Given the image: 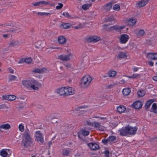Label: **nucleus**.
I'll use <instances>...</instances> for the list:
<instances>
[{
	"label": "nucleus",
	"mask_w": 157,
	"mask_h": 157,
	"mask_svg": "<svg viewBox=\"0 0 157 157\" xmlns=\"http://www.w3.org/2000/svg\"><path fill=\"white\" fill-rule=\"evenodd\" d=\"M22 84L28 89H32L34 90H38L39 87H40L41 85L40 83L34 79L24 80L22 82Z\"/></svg>",
	"instance_id": "1"
},
{
	"label": "nucleus",
	"mask_w": 157,
	"mask_h": 157,
	"mask_svg": "<svg viewBox=\"0 0 157 157\" xmlns=\"http://www.w3.org/2000/svg\"><path fill=\"white\" fill-rule=\"evenodd\" d=\"M92 80V78L88 75H84L82 78L81 84L84 88H87L90 85Z\"/></svg>",
	"instance_id": "2"
},
{
	"label": "nucleus",
	"mask_w": 157,
	"mask_h": 157,
	"mask_svg": "<svg viewBox=\"0 0 157 157\" xmlns=\"http://www.w3.org/2000/svg\"><path fill=\"white\" fill-rule=\"evenodd\" d=\"M24 138L22 140V143L25 147H28L32 143V140L29 133V131H26L24 135Z\"/></svg>",
	"instance_id": "3"
},
{
	"label": "nucleus",
	"mask_w": 157,
	"mask_h": 157,
	"mask_svg": "<svg viewBox=\"0 0 157 157\" xmlns=\"http://www.w3.org/2000/svg\"><path fill=\"white\" fill-rule=\"evenodd\" d=\"M72 57V55L71 53L67 55H62L58 56V59L63 61H67L70 60L71 58Z\"/></svg>",
	"instance_id": "4"
},
{
	"label": "nucleus",
	"mask_w": 157,
	"mask_h": 157,
	"mask_svg": "<svg viewBox=\"0 0 157 157\" xmlns=\"http://www.w3.org/2000/svg\"><path fill=\"white\" fill-rule=\"evenodd\" d=\"M101 40V38L97 36H94L92 37H89L87 38L86 41L88 42H97L98 41Z\"/></svg>",
	"instance_id": "5"
},
{
	"label": "nucleus",
	"mask_w": 157,
	"mask_h": 157,
	"mask_svg": "<svg viewBox=\"0 0 157 157\" xmlns=\"http://www.w3.org/2000/svg\"><path fill=\"white\" fill-rule=\"evenodd\" d=\"M36 140L38 142H40L43 143L44 141V138L42 134L41 133L40 131H37L36 132Z\"/></svg>",
	"instance_id": "6"
},
{
	"label": "nucleus",
	"mask_w": 157,
	"mask_h": 157,
	"mask_svg": "<svg viewBox=\"0 0 157 157\" xmlns=\"http://www.w3.org/2000/svg\"><path fill=\"white\" fill-rule=\"evenodd\" d=\"M148 2V0H141L136 3V7L139 8L145 6Z\"/></svg>",
	"instance_id": "7"
},
{
	"label": "nucleus",
	"mask_w": 157,
	"mask_h": 157,
	"mask_svg": "<svg viewBox=\"0 0 157 157\" xmlns=\"http://www.w3.org/2000/svg\"><path fill=\"white\" fill-rule=\"evenodd\" d=\"M129 38V36L126 34L122 35L119 39L120 42L121 44H125Z\"/></svg>",
	"instance_id": "8"
},
{
	"label": "nucleus",
	"mask_w": 157,
	"mask_h": 157,
	"mask_svg": "<svg viewBox=\"0 0 157 157\" xmlns=\"http://www.w3.org/2000/svg\"><path fill=\"white\" fill-rule=\"evenodd\" d=\"M128 131V134L134 135L136 133V132L137 130V128L136 127H132L129 125L127 126Z\"/></svg>",
	"instance_id": "9"
},
{
	"label": "nucleus",
	"mask_w": 157,
	"mask_h": 157,
	"mask_svg": "<svg viewBox=\"0 0 157 157\" xmlns=\"http://www.w3.org/2000/svg\"><path fill=\"white\" fill-rule=\"evenodd\" d=\"M65 91L66 96L73 95L75 93V90L74 89L71 87H65Z\"/></svg>",
	"instance_id": "10"
},
{
	"label": "nucleus",
	"mask_w": 157,
	"mask_h": 157,
	"mask_svg": "<svg viewBox=\"0 0 157 157\" xmlns=\"http://www.w3.org/2000/svg\"><path fill=\"white\" fill-rule=\"evenodd\" d=\"M97 130L101 131H103L104 129V127L101 125V124L97 121H94L93 122V126Z\"/></svg>",
	"instance_id": "11"
},
{
	"label": "nucleus",
	"mask_w": 157,
	"mask_h": 157,
	"mask_svg": "<svg viewBox=\"0 0 157 157\" xmlns=\"http://www.w3.org/2000/svg\"><path fill=\"white\" fill-rule=\"evenodd\" d=\"M124 27L123 26H120L118 25H116L110 27L109 30L110 31H113L114 30H116L117 31H119L121 30L124 29Z\"/></svg>",
	"instance_id": "12"
},
{
	"label": "nucleus",
	"mask_w": 157,
	"mask_h": 157,
	"mask_svg": "<svg viewBox=\"0 0 157 157\" xmlns=\"http://www.w3.org/2000/svg\"><path fill=\"white\" fill-rule=\"evenodd\" d=\"M132 105L135 109H139L142 107L143 104L140 101H138L135 102Z\"/></svg>",
	"instance_id": "13"
},
{
	"label": "nucleus",
	"mask_w": 157,
	"mask_h": 157,
	"mask_svg": "<svg viewBox=\"0 0 157 157\" xmlns=\"http://www.w3.org/2000/svg\"><path fill=\"white\" fill-rule=\"evenodd\" d=\"M56 92L60 95L66 96L65 91V87H62L57 90Z\"/></svg>",
	"instance_id": "14"
},
{
	"label": "nucleus",
	"mask_w": 157,
	"mask_h": 157,
	"mask_svg": "<svg viewBox=\"0 0 157 157\" xmlns=\"http://www.w3.org/2000/svg\"><path fill=\"white\" fill-rule=\"evenodd\" d=\"M88 146L93 150H96L98 149L99 145L96 143H91L88 144Z\"/></svg>",
	"instance_id": "15"
},
{
	"label": "nucleus",
	"mask_w": 157,
	"mask_h": 157,
	"mask_svg": "<svg viewBox=\"0 0 157 157\" xmlns=\"http://www.w3.org/2000/svg\"><path fill=\"white\" fill-rule=\"evenodd\" d=\"M127 130L128 127L127 126H126L124 128H122L121 129L119 130L120 135L122 136H126L128 134Z\"/></svg>",
	"instance_id": "16"
},
{
	"label": "nucleus",
	"mask_w": 157,
	"mask_h": 157,
	"mask_svg": "<svg viewBox=\"0 0 157 157\" xmlns=\"http://www.w3.org/2000/svg\"><path fill=\"white\" fill-rule=\"evenodd\" d=\"M112 6V3L111 2H109L103 6H102V8L107 11H109L111 9Z\"/></svg>",
	"instance_id": "17"
},
{
	"label": "nucleus",
	"mask_w": 157,
	"mask_h": 157,
	"mask_svg": "<svg viewBox=\"0 0 157 157\" xmlns=\"http://www.w3.org/2000/svg\"><path fill=\"white\" fill-rule=\"evenodd\" d=\"M137 21V19L135 17L130 18L128 21V24L130 26H133Z\"/></svg>",
	"instance_id": "18"
},
{
	"label": "nucleus",
	"mask_w": 157,
	"mask_h": 157,
	"mask_svg": "<svg viewBox=\"0 0 157 157\" xmlns=\"http://www.w3.org/2000/svg\"><path fill=\"white\" fill-rule=\"evenodd\" d=\"M58 41L59 44H64L66 43L65 38L63 36H60L58 37Z\"/></svg>",
	"instance_id": "19"
},
{
	"label": "nucleus",
	"mask_w": 157,
	"mask_h": 157,
	"mask_svg": "<svg viewBox=\"0 0 157 157\" xmlns=\"http://www.w3.org/2000/svg\"><path fill=\"white\" fill-rule=\"evenodd\" d=\"M47 71V70L46 68H43L40 69L36 68L33 70L32 72L38 73H43Z\"/></svg>",
	"instance_id": "20"
},
{
	"label": "nucleus",
	"mask_w": 157,
	"mask_h": 157,
	"mask_svg": "<svg viewBox=\"0 0 157 157\" xmlns=\"http://www.w3.org/2000/svg\"><path fill=\"white\" fill-rule=\"evenodd\" d=\"M131 92V88H124L122 91L123 94L125 96L129 95Z\"/></svg>",
	"instance_id": "21"
},
{
	"label": "nucleus",
	"mask_w": 157,
	"mask_h": 157,
	"mask_svg": "<svg viewBox=\"0 0 157 157\" xmlns=\"http://www.w3.org/2000/svg\"><path fill=\"white\" fill-rule=\"evenodd\" d=\"M147 55L151 59L157 60V53H148Z\"/></svg>",
	"instance_id": "22"
},
{
	"label": "nucleus",
	"mask_w": 157,
	"mask_h": 157,
	"mask_svg": "<svg viewBox=\"0 0 157 157\" xmlns=\"http://www.w3.org/2000/svg\"><path fill=\"white\" fill-rule=\"evenodd\" d=\"M19 42L17 40H11L9 43L10 47H14L15 46L17 45H18Z\"/></svg>",
	"instance_id": "23"
},
{
	"label": "nucleus",
	"mask_w": 157,
	"mask_h": 157,
	"mask_svg": "<svg viewBox=\"0 0 157 157\" xmlns=\"http://www.w3.org/2000/svg\"><path fill=\"white\" fill-rule=\"evenodd\" d=\"M117 57L119 59L125 58L127 57V56L125 53L120 52L118 54Z\"/></svg>",
	"instance_id": "24"
},
{
	"label": "nucleus",
	"mask_w": 157,
	"mask_h": 157,
	"mask_svg": "<svg viewBox=\"0 0 157 157\" xmlns=\"http://www.w3.org/2000/svg\"><path fill=\"white\" fill-rule=\"evenodd\" d=\"M145 33V32L143 29H140L138 32H136V36L138 37L143 36Z\"/></svg>",
	"instance_id": "25"
},
{
	"label": "nucleus",
	"mask_w": 157,
	"mask_h": 157,
	"mask_svg": "<svg viewBox=\"0 0 157 157\" xmlns=\"http://www.w3.org/2000/svg\"><path fill=\"white\" fill-rule=\"evenodd\" d=\"M126 108L124 106L121 105L117 108V110L120 113H124L126 110Z\"/></svg>",
	"instance_id": "26"
},
{
	"label": "nucleus",
	"mask_w": 157,
	"mask_h": 157,
	"mask_svg": "<svg viewBox=\"0 0 157 157\" xmlns=\"http://www.w3.org/2000/svg\"><path fill=\"white\" fill-rule=\"evenodd\" d=\"M141 75L139 74H133L132 76H128L127 77L129 78L135 79L140 78Z\"/></svg>",
	"instance_id": "27"
},
{
	"label": "nucleus",
	"mask_w": 157,
	"mask_h": 157,
	"mask_svg": "<svg viewBox=\"0 0 157 157\" xmlns=\"http://www.w3.org/2000/svg\"><path fill=\"white\" fill-rule=\"evenodd\" d=\"M16 98V97L13 95H11L7 96L6 97V99L10 101H13L15 100Z\"/></svg>",
	"instance_id": "28"
},
{
	"label": "nucleus",
	"mask_w": 157,
	"mask_h": 157,
	"mask_svg": "<svg viewBox=\"0 0 157 157\" xmlns=\"http://www.w3.org/2000/svg\"><path fill=\"white\" fill-rule=\"evenodd\" d=\"M117 74V72L115 71H110L108 72V74L109 77H113Z\"/></svg>",
	"instance_id": "29"
},
{
	"label": "nucleus",
	"mask_w": 157,
	"mask_h": 157,
	"mask_svg": "<svg viewBox=\"0 0 157 157\" xmlns=\"http://www.w3.org/2000/svg\"><path fill=\"white\" fill-rule=\"evenodd\" d=\"M0 127L1 129V128H3L5 129H7L10 128V126L9 124H6L1 125L0 126Z\"/></svg>",
	"instance_id": "30"
},
{
	"label": "nucleus",
	"mask_w": 157,
	"mask_h": 157,
	"mask_svg": "<svg viewBox=\"0 0 157 157\" xmlns=\"http://www.w3.org/2000/svg\"><path fill=\"white\" fill-rule=\"evenodd\" d=\"M70 151L69 149H63L62 150V155L63 156H67L70 153Z\"/></svg>",
	"instance_id": "31"
},
{
	"label": "nucleus",
	"mask_w": 157,
	"mask_h": 157,
	"mask_svg": "<svg viewBox=\"0 0 157 157\" xmlns=\"http://www.w3.org/2000/svg\"><path fill=\"white\" fill-rule=\"evenodd\" d=\"M0 155L3 157H7L9 156L7 152L5 149L2 150L1 151Z\"/></svg>",
	"instance_id": "32"
},
{
	"label": "nucleus",
	"mask_w": 157,
	"mask_h": 157,
	"mask_svg": "<svg viewBox=\"0 0 157 157\" xmlns=\"http://www.w3.org/2000/svg\"><path fill=\"white\" fill-rule=\"evenodd\" d=\"M153 102V101L152 100H148L146 103L145 105V108L146 109H148L150 107L151 104Z\"/></svg>",
	"instance_id": "33"
},
{
	"label": "nucleus",
	"mask_w": 157,
	"mask_h": 157,
	"mask_svg": "<svg viewBox=\"0 0 157 157\" xmlns=\"http://www.w3.org/2000/svg\"><path fill=\"white\" fill-rule=\"evenodd\" d=\"M145 94V92L144 90H140L138 92V96L140 97H143Z\"/></svg>",
	"instance_id": "34"
},
{
	"label": "nucleus",
	"mask_w": 157,
	"mask_h": 157,
	"mask_svg": "<svg viewBox=\"0 0 157 157\" xmlns=\"http://www.w3.org/2000/svg\"><path fill=\"white\" fill-rule=\"evenodd\" d=\"M152 110L154 113H157V105L155 103H154L153 104L152 106Z\"/></svg>",
	"instance_id": "35"
},
{
	"label": "nucleus",
	"mask_w": 157,
	"mask_h": 157,
	"mask_svg": "<svg viewBox=\"0 0 157 157\" xmlns=\"http://www.w3.org/2000/svg\"><path fill=\"white\" fill-rule=\"evenodd\" d=\"M116 139V137L113 136H110L108 138V140H109V142H113L115 141Z\"/></svg>",
	"instance_id": "36"
},
{
	"label": "nucleus",
	"mask_w": 157,
	"mask_h": 157,
	"mask_svg": "<svg viewBox=\"0 0 157 157\" xmlns=\"http://www.w3.org/2000/svg\"><path fill=\"white\" fill-rule=\"evenodd\" d=\"M81 132L82 134L84 136H88L90 134L89 131H86L83 129L81 130Z\"/></svg>",
	"instance_id": "37"
},
{
	"label": "nucleus",
	"mask_w": 157,
	"mask_h": 157,
	"mask_svg": "<svg viewBox=\"0 0 157 157\" xmlns=\"http://www.w3.org/2000/svg\"><path fill=\"white\" fill-rule=\"evenodd\" d=\"M91 4H84L82 6V8L83 10H86L87 9L89 8V7L91 6Z\"/></svg>",
	"instance_id": "38"
},
{
	"label": "nucleus",
	"mask_w": 157,
	"mask_h": 157,
	"mask_svg": "<svg viewBox=\"0 0 157 157\" xmlns=\"http://www.w3.org/2000/svg\"><path fill=\"white\" fill-rule=\"evenodd\" d=\"M63 28L64 29H67L70 28L71 25L69 23H65L62 25Z\"/></svg>",
	"instance_id": "39"
},
{
	"label": "nucleus",
	"mask_w": 157,
	"mask_h": 157,
	"mask_svg": "<svg viewBox=\"0 0 157 157\" xmlns=\"http://www.w3.org/2000/svg\"><path fill=\"white\" fill-rule=\"evenodd\" d=\"M51 13H44V12H38L37 14L40 16H43L44 15L48 16L51 14Z\"/></svg>",
	"instance_id": "40"
},
{
	"label": "nucleus",
	"mask_w": 157,
	"mask_h": 157,
	"mask_svg": "<svg viewBox=\"0 0 157 157\" xmlns=\"http://www.w3.org/2000/svg\"><path fill=\"white\" fill-rule=\"evenodd\" d=\"M120 6L117 4L113 6V9L115 10L118 11L120 10Z\"/></svg>",
	"instance_id": "41"
},
{
	"label": "nucleus",
	"mask_w": 157,
	"mask_h": 157,
	"mask_svg": "<svg viewBox=\"0 0 157 157\" xmlns=\"http://www.w3.org/2000/svg\"><path fill=\"white\" fill-rule=\"evenodd\" d=\"M18 128L19 130L21 132H22L24 131V126L21 124L19 125Z\"/></svg>",
	"instance_id": "42"
},
{
	"label": "nucleus",
	"mask_w": 157,
	"mask_h": 157,
	"mask_svg": "<svg viewBox=\"0 0 157 157\" xmlns=\"http://www.w3.org/2000/svg\"><path fill=\"white\" fill-rule=\"evenodd\" d=\"M32 61V59L31 58H26L24 60V62L28 63H31Z\"/></svg>",
	"instance_id": "43"
},
{
	"label": "nucleus",
	"mask_w": 157,
	"mask_h": 157,
	"mask_svg": "<svg viewBox=\"0 0 157 157\" xmlns=\"http://www.w3.org/2000/svg\"><path fill=\"white\" fill-rule=\"evenodd\" d=\"M16 77L13 75H10L9 76V80L10 81H12L14 80L15 79Z\"/></svg>",
	"instance_id": "44"
},
{
	"label": "nucleus",
	"mask_w": 157,
	"mask_h": 157,
	"mask_svg": "<svg viewBox=\"0 0 157 157\" xmlns=\"http://www.w3.org/2000/svg\"><path fill=\"white\" fill-rule=\"evenodd\" d=\"M59 6H57L56 9L57 10H60L61 9L63 6V5L61 3H59Z\"/></svg>",
	"instance_id": "45"
},
{
	"label": "nucleus",
	"mask_w": 157,
	"mask_h": 157,
	"mask_svg": "<svg viewBox=\"0 0 157 157\" xmlns=\"http://www.w3.org/2000/svg\"><path fill=\"white\" fill-rule=\"evenodd\" d=\"M114 20V19L113 18L111 17H109L107 18V19H106L105 20V22H110V21H113Z\"/></svg>",
	"instance_id": "46"
},
{
	"label": "nucleus",
	"mask_w": 157,
	"mask_h": 157,
	"mask_svg": "<svg viewBox=\"0 0 157 157\" xmlns=\"http://www.w3.org/2000/svg\"><path fill=\"white\" fill-rule=\"evenodd\" d=\"M63 14L65 17H68V18L70 17V15L67 12H64L63 13Z\"/></svg>",
	"instance_id": "47"
},
{
	"label": "nucleus",
	"mask_w": 157,
	"mask_h": 157,
	"mask_svg": "<svg viewBox=\"0 0 157 157\" xmlns=\"http://www.w3.org/2000/svg\"><path fill=\"white\" fill-rule=\"evenodd\" d=\"M86 124L88 125L93 126V122H91L90 121H87L86 122Z\"/></svg>",
	"instance_id": "48"
},
{
	"label": "nucleus",
	"mask_w": 157,
	"mask_h": 157,
	"mask_svg": "<svg viewBox=\"0 0 157 157\" xmlns=\"http://www.w3.org/2000/svg\"><path fill=\"white\" fill-rule=\"evenodd\" d=\"M93 118H98L101 120H106V117H100L99 116H94L93 117Z\"/></svg>",
	"instance_id": "49"
},
{
	"label": "nucleus",
	"mask_w": 157,
	"mask_h": 157,
	"mask_svg": "<svg viewBox=\"0 0 157 157\" xmlns=\"http://www.w3.org/2000/svg\"><path fill=\"white\" fill-rule=\"evenodd\" d=\"M33 5L35 6H39L40 5H41V1L40 2H36L35 3H33Z\"/></svg>",
	"instance_id": "50"
},
{
	"label": "nucleus",
	"mask_w": 157,
	"mask_h": 157,
	"mask_svg": "<svg viewBox=\"0 0 157 157\" xmlns=\"http://www.w3.org/2000/svg\"><path fill=\"white\" fill-rule=\"evenodd\" d=\"M41 5H47L49 4V3L48 2H46L45 1H41Z\"/></svg>",
	"instance_id": "51"
},
{
	"label": "nucleus",
	"mask_w": 157,
	"mask_h": 157,
	"mask_svg": "<svg viewBox=\"0 0 157 157\" xmlns=\"http://www.w3.org/2000/svg\"><path fill=\"white\" fill-rule=\"evenodd\" d=\"M105 157H109V151H106L105 152Z\"/></svg>",
	"instance_id": "52"
},
{
	"label": "nucleus",
	"mask_w": 157,
	"mask_h": 157,
	"mask_svg": "<svg viewBox=\"0 0 157 157\" xmlns=\"http://www.w3.org/2000/svg\"><path fill=\"white\" fill-rule=\"evenodd\" d=\"M102 142L105 144H106L108 142H109V140H108V139H104L102 140Z\"/></svg>",
	"instance_id": "53"
},
{
	"label": "nucleus",
	"mask_w": 157,
	"mask_h": 157,
	"mask_svg": "<svg viewBox=\"0 0 157 157\" xmlns=\"http://www.w3.org/2000/svg\"><path fill=\"white\" fill-rule=\"evenodd\" d=\"M2 36L5 38H6L10 37V35L9 34H3Z\"/></svg>",
	"instance_id": "54"
},
{
	"label": "nucleus",
	"mask_w": 157,
	"mask_h": 157,
	"mask_svg": "<svg viewBox=\"0 0 157 157\" xmlns=\"http://www.w3.org/2000/svg\"><path fill=\"white\" fill-rule=\"evenodd\" d=\"M85 108V107H84V106H78V107H77L76 108V109L77 110H78L79 109H82V108Z\"/></svg>",
	"instance_id": "55"
},
{
	"label": "nucleus",
	"mask_w": 157,
	"mask_h": 157,
	"mask_svg": "<svg viewBox=\"0 0 157 157\" xmlns=\"http://www.w3.org/2000/svg\"><path fill=\"white\" fill-rule=\"evenodd\" d=\"M9 72L11 73H13V70L11 69L10 67L9 68Z\"/></svg>",
	"instance_id": "56"
},
{
	"label": "nucleus",
	"mask_w": 157,
	"mask_h": 157,
	"mask_svg": "<svg viewBox=\"0 0 157 157\" xmlns=\"http://www.w3.org/2000/svg\"><path fill=\"white\" fill-rule=\"evenodd\" d=\"M113 86L112 84H110L108 86H107V88L109 89V88L113 87Z\"/></svg>",
	"instance_id": "57"
},
{
	"label": "nucleus",
	"mask_w": 157,
	"mask_h": 157,
	"mask_svg": "<svg viewBox=\"0 0 157 157\" xmlns=\"http://www.w3.org/2000/svg\"><path fill=\"white\" fill-rule=\"evenodd\" d=\"M152 79L154 80L157 81V76H154L153 77Z\"/></svg>",
	"instance_id": "58"
},
{
	"label": "nucleus",
	"mask_w": 157,
	"mask_h": 157,
	"mask_svg": "<svg viewBox=\"0 0 157 157\" xmlns=\"http://www.w3.org/2000/svg\"><path fill=\"white\" fill-rule=\"evenodd\" d=\"M138 67H136L133 68V71L134 72H136L138 71Z\"/></svg>",
	"instance_id": "59"
},
{
	"label": "nucleus",
	"mask_w": 157,
	"mask_h": 157,
	"mask_svg": "<svg viewBox=\"0 0 157 157\" xmlns=\"http://www.w3.org/2000/svg\"><path fill=\"white\" fill-rule=\"evenodd\" d=\"M81 25H79L78 26H75V27H74V28L75 29H79V28H81Z\"/></svg>",
	"instance_id": "60"
},
{
	"label": "nucleus",
	"mask_w": 157,
	"mask_h": 157,
	"mask_svg": "<svg viewBox=\"0 0 157 157\" xmlns=\"http://www.w3.org/2000/svg\"><path fill=\"white\" fill-rule=\"evenodd\" d=\"M149 65L151 66H152L153 65V63L151 61H149L148 62Z\"/></svg>",
	"instance_id": "61"
},
{
	"label": "nucleus",
	"mask_w": 157,
	"mask_h": 157,
	"mask_svg": "<svg viewBox=\"0 0 157 157\" xmlns=\"http://www.w3.org/2000/svg\"><path fill=\"white\" fill-rule=\"evenodd\" d=\"M55 118H53L52 120V123H55L57 122V121L55 120Z\"/></svg>",
	"instance_id": "62"
},
{
	"label": "nucleus",
	"mask_w": 157,
	"mask_h": 157,
	"mask_svg": "<svg viewBox=\"0 0 157 157\" xmlns=\"http://www.w3.org/2000/svg\"><path fill=\"white\" fill-rule=\"evenodd\" d=\"M16 29H14L13 30H12L11 31H8L7 32H10V31H11V32H14V31H16Z\"/></svg>",
	"instance_id": "63"
},
{
	"label": "nucleus",
	"mask_w": 157,
	"mask_h": 157,
	"mask_svg": "<svg viewBox=\"0 0 157 157\" xmlns=\"http://www.w3.org/2000/svg\"><path fill=\"white\" fill-rule=\"evenodd\" d=\"M52 144V142H49L48 143V145L49 146H50V145H51Z\"/></svg>",
	"instance_id": "64"
}]
</instances>
